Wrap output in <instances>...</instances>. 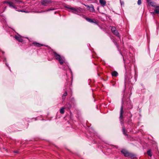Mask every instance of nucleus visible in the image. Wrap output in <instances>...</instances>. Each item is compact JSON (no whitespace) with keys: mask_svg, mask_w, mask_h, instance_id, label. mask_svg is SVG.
<instances>
[{"mask_svg":"<svg viewBox=\"0 0 159 159\" xmlns=\"http://www.w3.org/2000/svg\"><path fill=\"white\" fill-rule=\"evenodd\" d=\"M54 56L56 59L58 60L61 65L63 64L64 62L65 59L64 57H61L60 55L58 54L57 53L54 52Z\"/></svg>","mask_w":159,"mask_h":159,"instance_id":"f257e3e1","label":"nucleus"},{"mask_svg":"<svg viewBox=\"0 0 159 159\" xmlns=\"http://www.w3.org/2000/svg\"><path fill=\"white\" fill-rule=\"evenodd\" d=\"M66 7L69 9V10H68L69 11H70V10H72V12L74 14H78L81 12L80 8L69 7Z\"/></svg>","mask_w":159,"mask_h":159,"instance_id":"f03ea898","label":"nucleus"},{"mask_svg":"<svg viewBox=\"0 0 159 159\" xmlns=\"http://www.w3.org/2000/svg\"><path fill=\"white\" fill-rule=\"evenodd\" d=\"M126 105L127 106V109L130 110L133 108L132 105L131 104L130 99L129 98H127L126 99Z\"/></svg>","mask_w":159,"mask_h":159,"instance_id":"7ed1b4c3","label":"nucleus"},{"mask_svg":"<svg viewBox=\"0 0 159 159\" xmlns=\"http://www.w3.org/2000/svg\"><path fill=\"white\" fill-rule=\"evenodd\" d=\"M124 103V102L123 100H122V105L121 106L120 111V116L119 118H120V120H122L123 118V113L124 112V111L123 110L124 107H123V104Z\"/></svg>","mask_w":159,"mask_h":159,"instance_id":"20e7f679","label":"nucleus"},{"mask_svg":"<svg viewBox=\"0 0 159 159\" xmlns=\"http://www.w3.org/2000/svg\"><path fill=\"white\" fill-rule=\"evenodd\" d=\"M111 30L112 33L116 35L117 37H120L119 33L116 30V29L115 27L111 26Z\"/></svg>","mask_w":159,"mask_h":159,"instance_id":"39448f33","label":"nucleus"},{"mask_svg":"<svg viewBox=\"0 0 159 159\" xmlns=\"http://www.w3.org/2000/svg\"><path fill=\"white\" fill-rule=\"evenodd\" d=\"M41 3V4L44 6H47L48 5L51 3V1L50 0H42Z\"/></svg>","mask_w":159,"mask_h":159,"instance_id":"423d86ee","label":"nucleus"},{"mask_svg":"<svg viewBox=\"0 0 159 159\" xmlns=\"http://www.w3.org/2000/svg\"><path fill=\"white\" fill-rule=\"evenodd\" d=\"M4 3H6L9 5L10 7H12L15 9H17V7L13 5V3L11 2L5 1L3 2Z\"/></svg>","mask_w":159,"mask_h":159,"instance_id":"0eeeda50","label":"nucleus"},{"mask_svg":"<svg viewBox=\"0 0 159 159\" xmlns=\"http://www.w3.org/2000/svg\"><path fill=\"white\" fill-rule=\"evenodd\" d=\"M86 20L89 22L92 23H94L97 25H98V23L95 19H91L88 18H86Z\"/></svg>","mask_w":159,"mask_h":159,"instance_id":"6e6552de","label":"nucleus"},{"mask_svg":"<svg viewBox=\"0 0 159 159\" xmlns=\"http://www.w3.org/2000/svg\"><path fill=\"white\" fill-rule=\"evenodd\" d=\"M121 152L124 154L125 157H128L129 153V152L125 149L122 150L121 151Z\"/></svg>","mask_w":159,"mask_h":159,"instance_id":"1a4fd4ad","label":"nucleus"},{"mask_svg":"<svg viewBox=\"0 0 159 159\" xmlns=\"http://www.w3.org/2000/svg\"><path fill=\"white\" fill-rule=\"evenodd\" d=\"M15 39L19 42H21L23 41V39H21V37L17 36H15Z\"/></svg>","mask_w":159,"mask_h":159,"instance_id":"9d476101","label":"nucleus"},{"mask_svg":"<svg viewBox=\"0 0 159 159\" xmlns=\"http://www.w3.org/2000/svg\"><path fill=\"white\" fill-rule=\"evenodd\" d=\"M32 44L33 45L37 47H40L43 46V44L36 42L33 43Z\"/></svg>","mask_w":159,"mask_h":159,"instance_id":"9b49d317","label":"nucleus"},{"mask_svg":"<svg viewBox=\"0 0 159 159\" xmlns=\"http://www.w3.org/2000/svg\"><path fill=\"white\" fill-rule=\"evenodd\" d=\"M89 11L91 12H95V10L94 6L92 4H91L90 8L89 9Z\"/></svg>","mask_w":159,"mask_h":159,"instance_id":"f8f14e48","label":"nucleus"},{"mask_svg":"<svg viewBox=\"0 0 159 159\" xmlns=\"http://www.w3.org/2000/svg\"><path fill=\"white\" fill-rule=\"evenodd\" d=\"M99 2L102 6H105L106 4V2L104 0H100Z\"/></svg>","mask_w":159,"mask_h":159,"instance_id":"ddd939ff","label":"nucleus"},{"mask_svg":"<svg viewBox=\"0 0 159 159\" xmlns=\"http://www.w3.org/2000/svg\"><path fill=\"white\" fill-rule=\"evenodd\" d=\"M156 9L154 10V12L157 14H159V6H156Z\"/></svg>","mask_w":159,"mask_h":159,"instance_id":"4468645a","label":"nucleus"},{"mask_svg":"<svg viewBox=\"0 0 159 159\" xmlns=\"http://www.w3.org/2000/svg\"><path fill=\"white\" fill-rule=\"evenodd\" d=\"M111 75L113 76L116 77L118 75V73L117 72L114 71L112 72Z\"/></svg>","mask_w":159,"mask_h":159,"instance_id":"2eb2a0df","label":"nucleus"},{"mask_svg":"<svg viewBox=\"0 0 159 159\" xmlns=\"http://www.w3.org/2000/svg\"><path fill=\"white\" fill-rule=\"evenodd\" d=\"M66 108L65 107L61 108L60 110V113L61 114H63L64 113V109Z\"/></svg>","mask_w":159,"mask_h":159,"instance_id":"dca6fc26","label":"nucleus"},{"mask_svg":"<svg viewBox=\"0 0 159 159\" xmlns=\"http://www.w3.org/2000/svg\"><path fill=\"white\" fill-rule=\"evenodd\" d=\"M128 157L131 158H134L135 157V156L132 153H129Z\"/></svg>","mask_w":159,"mask_h":159,"instance_id":"f3484780","label":"nucleus"},{"mask_svg":"<svg viewBox=\"0 0 159 159\" xmlns=\"http://www.w3.org/2000/svg\"><path fill=\"white\" fill-rule=\"evenodd\" d=\"M66 107L69 109H70L71 107V105L69 103H66Z\"/></svg>","mask_w":159,"mask_h":159,"instance_id":"a211bd4d","label":"nucleus"},{"mask_svg":"<svg viewBox=\"0 0 159 159\" xmlns=\"http://www.w3.org/2000/svg\"><path fill=\"white\" fill-rule=\"evenodd\" d=\"M147 154L150 157H152V154L150 150H148L147 152Z\"/></svg>","mask_w":159,"mask_h":159,"instance_id":"6ab92c4d","label":"nucleus"},{"mask_svg":"<svg viewBox=\"0 0 159 159\" xmlns=\"http://www.w3.org/2000/svg\"><path fill=\"white\" fill-rule=\"evenodd\" d=\"M67 94V93L66 92V91H65V93H64V94L62 96V99H65V96H66Z\"/></svg>","mask_w":159,"mask_h":159,"instance_id":"aec40b11","label":"nucleus"},{"mask_svg":"<svg viewBox=\"0 0 159 159\" xmlns=\"http://www.w3.org/2000/svg\"><path fill=\"white\" fill-rule=\"evenodd\" d=\"M122 132L125 135H127V134L125 133V129L124 127H122Z\"/></svg>","mask_w":159,"mask_h":159,"instance_id":"412c9836","label":"nucleus"},{"mask_svg":"<svg viewBox=\"0 0 159 159\" xmlns=\"http://www.w3.org/2000/svg\"><path fill=\"white\" fill-rule=\"evenodd\" d=\"M149 4L153 7H156L154 5V3L152 2H150V3Z\"/></svg>","mask_w":159,"mask_h":159,"instance_id":"4be33fe9","label":"nucleus"},{"mask_svg":"<svg viewBox=\"0 0 159 159\" xmlns=\"http://www.w3.org/2000/svg\"><path fill=\"white\" fill-rule=\"evenodd\" d=\"M15 1L16 2H17L18 4H19L20 2H22V1L20 0H15Z\"/></svg>","mask_w":159,"mask_h":159,"instance_id":"5701e85b","label":"nucleus"},{"mask_svg":"<svg viewBox=\"0 0 159 159\" xmlns=\"http://www.w3.org/2000/svg\"><path fill=\"white\" fill-rule=\"evenodd\" d=\"M84 5L88 8V9L89 10V8H90L91 5L90 6H89L88 5H86L84 4Z\"/></svg>","mask_w":159,"mask_h":159,"instance_id":"b1692460","label":"nucleus"},{"mask_svg":"<svg viewBox=\"0 0 159 159\" xmlns=\"http://www.w3.org/2000/svg\"><path fill=\"white\" fill-rule=\"evenodd\" d=\"M84 5L88 8V9L89 10V8H90L91 5L90 6H89L88 5H86L84 4Z\"/></svg>","mask_w":159,"mask_h":159,"instance_id":"393cba45","label":"nucleus"},{"mask_svg":"<svg viewBox=\"0 0 159 159\" xmlns=\"http://www.w3.org/2000/svg\"><path fill=\"white\" fill-rule=\"evenodd\" d=\"M141 4V0H138V4L139 5H140Z\"/></svg>","mask_w":159,"mask_h":159,"instance_id":"a878e982","label":"nucleus"},{"mask_svg":"<svg viewBox=\"0 0 159 159\" xmlns=\"http://www.w3.org/2000/svg\"><path fill=\"white\" fill-rule=\"evenodd\" d=\"M114 44L115 45H116L117 48L118 49H119V46L117 44V43L116 42H114Z\"/></svg>","mask_w":159,"mask_h":159,"instance_id":"bb28decb","label":"nucleus"},{"mask_svg":"<svg viewBox=\"0 0 159 159\" xmlns=\"http://www.w3.org/2000/svg\"><path fill=\"white\" fill-rule=\"evenodd\" d=\"M54 9L52 8H50V9H48V10L47 11H52V10H54Z\"/></svg>","mask_w":159,"mask_h":159,"instance_id":"cd10ccee","label":"nucleus"},{"mask_svg":"<svg viewBox=\"0 0 159 159\" xmlns=\"http://www.w3.org/2000/svg\"><path fill=\"white\" fill-rule=\"evenodd\" d=\"M147 1V2L149 4L151 2V0H146Z\"/></svg>","mask_w":159,"mask_h":159,"instance_id":"c85d7f7f","label":"nucleus"},{"mask_svg":"<svg viewBox=\"0 0 159 159\" xmlns=\"http://www.w3.org/2000/svg\"><path fill=\"white\" fill-rule=\"evenodd\" d=\"M20 11L21 12H25V11H23L22 10H19L18 11Z\"/></svg>","mask_w":159,"mask_h":159,"instance_id":"c756f323","label":"nucleus"},{"mask_svg":"<svg viewBox=\"0 0 159 159\" xmlns=\"http://www.w3.org/2000/svg\"><path fill=\"white\" fill-rule=\"evenodd\" d=\"M18 152L17 151H15V153H17Z\"/></svg>","mask_w":159,"mask_h":159,"instance_id":"7c9ffc66","label":"nucleus"}]
</instances>
